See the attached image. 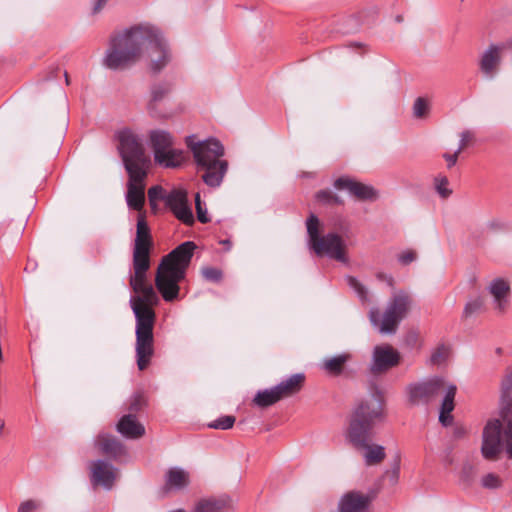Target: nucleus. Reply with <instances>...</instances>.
I'll list each match as a JSON object with an SVG mask.
<instances>
[{
  "label": "nucleus",
  "mask_w": 512,
  "mask_h": 512,
  "mask_svg": "<svg viewBox=\"0 0 512 512\" xmlns=\"http://www.w3.org/2000/svg\"><path fill=\"white\" fill-rule=\"evenodd\" d=\"M410 295L403 291H396L388 301L386 308L381 315L378 308H371L369 320L378 329L379 333L387 335L394 334L400 322L406 317L411 306Z\"/></svg>",
  "instance_id": "obj_6"
},
{
  "label": "nucleus",
  "mask_w": 512,
  "mask_h": 512,
  "mask_svg": "<svg viewBox=\"0 0 512 512\" xmlns=\"http://www.w3.org/2000/svg\"><path fill=\"white\" fill-rule=\"evenodd\" d=\"M486 291L492 297L494 310L498 314L507 311L510 303V285L503 278H494L486 286Z\"/></svg>",
  "instance_id": "obj_15"
},
{
  "label": "nucleus",
  "mask_w": 512,
  "mask_h": 512,
  "mask_svg": "<svg viewBox=\"0 0 512 512\" xmlns=\"http://www.w3.org/2000/svg\"><path fill=\"white\" fill-rule=\"evenodd\" d=\"M221 243H222V244H224V245H228V246H230V245H231L230 240H224V241H222Z\"/></svg>",
  "instance_id": "obj_59"
},
{
  "label": "nucleus",
  "mask_w": 512,
  "mask_h": 512,
  "mask_svg": "<svg viewBox=\"0 0 512 512\" xmlns=\"http://www.w3.org/2000/svg\"><path fill=\"white\" fill-rule=\"evenodd\" d=\"M288 395V379L282 380L278 385L259 390L254 398L253 404L259 408H267Z\"/></svg>",
  "instance_id": "obj_16"
},
{
  "label": "nucleus",
  "mask_w": 512,
  "mask_h": 512,
  "mask_svg": "<svg viewBox=\"0 0 512 512\" xmlns=\"http://www.w3.org/2000/svg\"><path fill=\"white\" fill-rule=\"evenodd\" d=\"M195 206L198 220L201 223H208L210 218L207 215V209L204 207L199 193L195 195Z\"/></svg>",
  "instance_id": "obj_45"
},
{
  "label": "nucleus",
  "mask_w": 512,
  "mask_h": 512,
  "mask_svg": "<svg viewBox=\"0 0 512 512\" xmlns=\"http://www.w3.org/2000/svg\"><path fill=\"white\" fill-rule=\"evenodd\" d=\"M148 49V70L157 75L171 62L172 51L161 29L149 23L112 35L102 62L111 70H125L138 63Z\"/></svg>",
  "instance_id": "obj_1"
},
{
  "label": "nucleus",
  "mask_w": 512,
  "mask_h": 512,
  "mask_svg": "<svg viewBox=\"0 0 512 512\" xmlns=\"http://www.w3.org/2000/svg\"><path fill=\"white\" fill-rule=\"evenodd\" d=\"M304 380L305 376L302 373H297L290 376V395L300 390Z\"/></svg>",
  "instance_id": "obj_49"
},
{
  "label": "nucleus",
  "mask_w": 512,
  "mask_h": 512,
  "mask_svg": "<svg viewBox=\"0 0 512 512\" xmlns=\"http://www.w3.org/2000/svg\"><path fill=\"white\" fill-rule=\"evenodd\" d=\"M309 248L319 257L327 256L343 264H348L345 240L336 232L321 235L319 219L311 214L306 221Z\"/></svg>",
  "instance_id": "obj_5"
},
{
  "label": "nucleus",
  "mask_w": 512,
  "mask_h": 512,
  "mask_svg": "<svg viewBox=\"0 0 512 512\" xmlns=\"http://www.w3.org/2000/svg\"><path fill=\"white\" fill-rule=\"evenodd\" d=\"M65 81H66L67 84L69 83V79H68L67 73H65Z\"/></svg>",
  "instance_id": "obj_60"
},
{
  "label": "nucleus",
  "mask_w": 512,
  "mask_h": 512,
  "mask_svg": "<svg viewBox=\"0 0 512 512\" xmlns=\"http://www.w3.org/2000/svg\"><path fill=\"white\" fill-rule=\"evenodd\" d=\"M456 391L457 387L454 384H450L446 389V394L444 395L441 403L439 422L445 427L450 426L453 421L451 412L454 409Z\"/></svg>",
  "instance_id": "obj_23"
},
{
  "label": "nucleus",
  "mask_w": 512,
  "mask_h": 512,
  "mask_svg": "<svg viewBox=\"0 0 512 512\" xmlns=\"http://www.w3.org/2000/svg\"><path fill=\"white\" fill-rule=\"evenodd\" d=\"M505 437H506V445L505 450L506 454L509 459L512 458V432L511 431H504Z\"/></svg>",
  "instance_id": "obj_52"
},
{
  "label": "nucleus",
  "mask_w": 512,
  "mask_h": 512,
  "mask_svg": "<svg viewBox=\"0 0 512 512\" xmlns=\"http://www.w3.org/2000/svg\"><path fill=\"white\" fill-rule=\"evenodd\" d=\"M4 428V421L0 419V435L2 434V430Z\"/></svg>",
  "instance_id": "obj_57"
},
{
  "label": "nucleus",
  "mask_w": 512,
  "mask_h": 512,
  "mask_svg": "<svg viewBox=\"0 0 512 512\" xmlns=\"http://www.w3.org/2000/svg\"><path fill=\"white\" fill-rule=\"evenodd\" d=\"M477 470L474 465L471 463H464L460 470L459 479L460 484L464 488H469L474 483L476 477Z\"/></svg>",
  "instance_id": "obj_34"
},
{
  "label": "nucleus",
  "mask_w": 512,
  "mask_h": 512,
  "mask_svg": "<svg viewBox=\"0 0 512 512\" xmlns=\"http://www.w3.org/2000/svg\"><path fill=\"white\" fill-rule=\"evenodd\" d=\"M189 475L188 473L179 467H173L168 470L165 478V489L170 490H181L188 485Z\"/></svg>",
  "instance_id": "obj_25"
},
{
  "label": "nucleus",
  "mask_w": 512,
  "mask_h": 512,
  "mask_svg": "<svg viewBox=\"0 0 512 512\" xmlns=\"http://www.w3.org/2000/svg\"><path fill=\"white\" fill-rule=\"evenodd\" d=\"M466 431L463 427H457L454 429L453 435L455 438H461L465 435Z\"/></svg>",
  "instance_id": "obj_55"
},
{
  "label": "nucleus",
  "mask_w": 512,
  "mask_h": 512,
  "mask_svg": "<svg viewBox=\"0 0 512 512\" xmlns=\"http://www.w3.org/2000/svg\"><path fill=\"white\" fill-rule=\"evenodd\" d=\"M148 285L149 284L146 283V274H140V276H137V274L134 273V275L130 277V286L136 293H139Z\"/></svg>",
  "instance_id": "obj_46"
},
{
  "label": "nucleus",
  "mask_w": 512,
  "mask_h": 512,
  "mask_svg": "<svg viewBox=\"0 0 512 512\" xmlns=\"http://www.w3.org/2000/svg\"><path fill=\"white\" fill-rule=\"evenodd\" d=\"M43 507V503L40 500L29 499L22 502L17 512H38Z\"/></svg>",
  "instance_id": "obj_44"
},
{
  "label": "nucleus",
  "mask_w": 512,
  "mask_h": 512,
  "mask_svg": "<svg viewBox=\"0 0 512 512\" xmlns=\"http://www.w3.org/2000/svg\"><path fill=\"white\" fill-rule=\"evenodd\" d=\"M347 285L355 292L362 303H369V293L367 288L355 277L346 276L345 277Z\"/></svg>",
  "instance_id": "obj_32"
},
{
  "label": "nucleus",
  "mask_w": 512,
  "mask_h": 512,
  "mask_svg": "<svg viewBox=\"0 0 512 512\" xmlns=\"http://www.w3.org/2000/svg\"><path fill=\"white\" fill-rule=\"evenodd\" d=\"M149 203H150V206H151L152 210L155 211L157 209V206H158L157 202H149Z\"/></svg>",
  "instance_id": "obj_56"
},
{
  "label": "nucleus",
  "mask_w": 512,
  "mask_h": 512,
  "mask_svg": "<svg viewBox=\"0 0 512 512\" xmlns=\"http://www.w3.org/2000/svg\"><path fill=\"white\" fill-rule=\"evenodd\" d=\"M197 248L192 241H186L173 249L159 264L155 285L163 299L172 302L178 298V283L184 279L186 269Z\"/></svg>",
  "instance_id": "obj_4"
},
{
  "label": "nucleus",
  "mask_w": 512,
  "mask_h": 512,
  "mask_svg": "<svg viewBox=\"0 0 512 512\" xmlns=\"http://www.w3.org/2000/svg\"><path fill=\"white\" fill-rule=\"evenodd\" d=\"M449 355V349L444 345L438 346L431 354L430 364L442 365L446 362Z\"/></svg>",
  "instance_id": "obj_41"
},
{
  "label": "nucleus",
  "mask_w": 512,
  "mask_h": 512,
  "mask_svg": "<svg viewBox=\"0 0 512 512\" xmlns=\"http://www.w3.org/2000/svg\"><path fill=\"white\" fill-rule=\"evenodd\" d=\"M165 203L174 212L187 203V193L183 190H172L166 196Z\"/></svg>",
  "instance_id": "obj_31"
},
{
  "label": "nucleus",
  "mask_w": 512,
  "mask_h": 512,
  "mask_svg": "<svg viewBox=\"0 0 512 512\" xmlns=\"http://www.w3.org/2000/svg\"><path fill=\"white\" fill-rule=\"evenodd\" d=\"M184 160L183 151L175 149L174 147L164 152H159V154L154 157L155 163L165 168H178L183 164Z\"/></svg>",
  "instance_id": "obj_26"
},
{
  "label": "nucleus",
  "mask_w": 512,
  "mask_h": 512,
  "mask_svg": "<svg viewBox=\"0 0 512 512\" xmlns=\"http://www.w3.org/2000/svg\"><path fill=\"white\" fill-rule=\"evenodd\" d=\"M119 151L126 171L128 168L134 171H148L150 159L145 154L140 138L129 129H124L117 134Z\"/></svg>",
  "instance_id": "obj_8"
},
{
  "label": "nucleus",
  "mask_w": 512,
  "mask_h": 512,
  "mask_svg": "<svg viewBox=\"0 0 512 512\" xmlns=\"http://www.w3.org/2000/svg\"><path fill=\"white\" fill-rule=\"evenodd\" d=\"M501 63V49L490 45L482 54L479 62L480 70L487 79H493Z\"/></svg>",
  "instance_id": "obj_18"
},
{
  "label": "nucleus",
  "mask_w": 512,
  "mask_h": 512,
  "mask_svg": "<svg viewBox=\"0 0 512 512\" xmlns=\"http://www.w3.org/2000/svg\"><path fill=\"white\" fill-rule=\"evenodd\" d=\"M117 431L126 438L137 439L144 435L145 428L134 415H124L117 423Z\"/></svg>",
  "instance_id": "obj_20"
},
{
  "label": "nucleus",
  "mask_w": 512,
  "mask_h": 512,
  "mask_svg": "<svg viewBox=\"0 0 512 512\" xmlns=\"http://www.w3.org/2000/svg\"><path fill=\"white\" fill-rule=\"evenodd\" d=\"M173 84L170 81L162 80L155 82L150 87V99L147 103V109L151 115L156 116L157 106L165 100L172 91Z\"/></svg>",
  "instance_id": "obj_19"
},
{
  "label": "nucleus",
  "mask_w": 512,
  "mask_h": 512,
  "mask_svg": "<svg viewBox=\"0 0 512 512\" xmlns=\"http://www.w3.org/2000/svg\"><path fill=\"white\" fill-rule=\"evenodd\" d=\"M500 401H512V371H508L501 380Z\"/></svg>",
  "instance_id": "obj_38"
},
{
  "label": "nucleus",
  "mask_w": 512,
  "mask_h": 512,
  "mask_svg": "<svg viewBox=\"0 0 512 512\" xmlns=\"http://www.w3.org/2000/svg\"><path fill=\"white\" fill-rule=\"evenodd\" d=\"M99 449L106 455L114 458L124 454V446L113 435L101 433L97 437Z\"/></svg>",
  "instance_id": "obj_24"
},
{
  "label": "nucleus",
  "mask_w": 512,
  "mask_h": 512,
  "mask_svg": "<svg viewBox=\"0 0 512 512\" xmlns=\"http://www.w3.org/2000/svg\"><path fill=\"white\" fill-rule=\"evenodd\" d=\"M459 153L460 152H458V149H457L454 154H447V153H445L443 155L444 159L448 163V167L449 168H451L452 166H454L456 164Z\"/></svg>",
  "instance_id": "obj_54"
},
{
  "label": "nucleus",
  "mask_w": 512,
  "mask_h": 512,
  "mask_svg": "<svg viewBox=\"0 0 512 512\" xmlns=\"http://www.w3.org/2000/svg\"><path fill=\"white\" fill-rule=\"evenodd\" d=\"M481 485L486 489H497L501 487L502 480L498 475L494 473H488L482 477Z\"/></svg>",
  "instance_id": "obj_42"
},
{
  "label": "nucleus",
  "mask_w": 512,
  "mask_h": 512,
  "mask_svg": "<svg viewBox=\"0 0 512 512\" xmlns=\"http://www.w3.org/2000/svg\"><path fill=\"white\" fill-rule=\"evenodd\" d=\"M108 0H95L92 5V14H98L105 7Z\"/></svg>",
  "instance_id": "obj_53"
},
{
  "label": "nucleus",
  "mask_w": 512,
  "mask_h": 512,
  "mask_svg": "<svg viewBox=\"0 0 512 512\" xmlns=\"http://www.w3.org/2000/svg\"><path fill=\"white\" fill-rule=\"evenodd\" d=\"M434 187L437 194L443 199H447L452 195V189L449 188V180L446 176H436L434 178Z\"/></svg>",
  "instance_id": "obj_36"
},
{
  "label": "nucleus",
  "mask_w": 512,
  "mask_h": 512,
  "mask_svg": "<svg viewBox=\"0 0 512 512\" xmlns=\"http://www.w3.org/2000/svg\"><path fill=\"white\" fill-rule=\"evenodd\" d=\"M449 385L441 377H432L411 383L406 388L408 401L415 406L429 405L436 401L441 393L446 394Z\"/></svg>",
  "instance_id": "obj_9"
},
{
  "label": "nucleus",
  "mask_w": 512,
  "mask_h": 512,
  "mask_svg": "<svg viewBox=\"0 0 512 512\" xmlns=\"http://www.w3.org/2000/svg\"><path fill=\"white\" fill-rule=\"evenodd\" d=\"M140 296L131 298L130 304L151 307L159 302V298L152 285H148L139 292Z\"/></svg>",
  "instance_id": "obj_30"
},
{
  "label": "nucleus",
  "mask_w": 512,
  "mask_h": 512,
  "mask_svg": "<svg viewBox=\"0 0 512 512\" xmlns=\"http://www.w3.org/2000/svg\"><path fill=\"white\" fill-rule=\"evenodd\" d=\"M150 249L143 247H134L133 248V268L134 273L137 276L140 274H146L150 267Z\"/></svg>",
  "instance_id": "obj_28"
},
{
  "label": "nucleus",
  "mask_w": 512,
  "mask_h": 512,
  "mask_svg": "<svg viewBox=\"0 0 512 512\" xmlns=\"http://www.w3.org/2000/svg\"><path fill=\"white\" fill-rule=\"evenodd\" d=\"M136 319V358L139 370H144L150 363L154 353L153 327L155 312L152 307L131 305Z\"/></svg>",
  "instance_id": "obj_7"
},
{
  "label": "nucleus",
  "mask_w": 512,
  "mask_h": 512,
  "mask_svg": "<svg viewBox=\"0 0 512 512\" xmlns=\"http://www.w3.org/2000/svg\"><path fill=\"white\" fill-rule=\"evenodd\" d=\"M399 362L400 354L391 345H377L373 349L369 369L372 374L379 375L395 367Z\"/></svg>",
  "instance_id": "obj_12"
},
{
  "label": "nucleus",
  "mask_w": 512,
  "mask_h": 512,
  "mask_svg": "<svg viewBox=\"0 0 512 512\" xmlns=\"http://www.w3.org/2000/svg\"><path fill=\"white\" fill-rule=\"evenodd\" d=\"M165 191L162 186L155 185L148 190L149 202H158L159 200H165Z\"/></svg>",
  "instance_id": "obj_48"
},
{
  "label": "nucleus",
  "mask_w": 512,
  "mask_h": 512,
  "mask_svg": "<svg viewBox=\"0 0 512 512\" xmlns=\"http://www.w3.org/2000/svg\"><path fill=\"white\" fill-rule=\"evenodd\" d=\"M416 258H417V254L413 250H407L398 255V261L402 265H408V264L412 263L413 261H415Z\"/></svg>",
  "instance_id": "obj_50"
},
{
  "label": "nucleus",
  "mask_w": 512,
  "mask_h": 512,
  "mask_svg": "<svg viewBox=\"0 0 512 512\" xmlns=\"http://www.w3.org/2000/svg\"><path fill=\"white\" fill-rule=\"evenodd\" d=\"M236 418L232 415H224L210 422L208 427L216 430H229L233 427Z\"/></svg>",
  "instance_id": "obj_37"
},
{
  "label": "nucleus",
  "mask_w": 512,
  "mask_h": 512,
  "mask_svg": "<svg viewBox=\"0 0 512 512\" xmlns=\"http://www.w3.org/2000/svg\"><path fill=\"white\" fill-rule=\"evenodd\" d=\"M316 199L323 204H337L342 205L343 200L334 194L331 190H320L316 194Z\"/></svg>",
  "instance_id": "obj_39"
},
{
  "label": "nucleus",
  "mask_w": 512,
  "mask_h": 512,
  "mask_svg": "<svg viewBox=\"0 0 512 512\" xmlns=\"http://www.w3.org/2000/svg\"><path fill=\"white\" fill-rule=\"evenodd\" d=\"M202 276L209 282L218 283L222 280L223 273L215 267H204L202 269Z\"/></svg>",
  "instance_id": "obj_43"
},
{
  "label": "nucleus",
  "mask_w": 512,
  "mask_h": 512,
  "mask_svg": "<svg viewBox=\"0 0 512 512\" xmlns=\"http://www.w3.org/2000/svg\"><path fill=\"white\" fill-rule=\"evenodd\" d=\"M485 309V300L481 295L471 296L464 306L462 318L468 319L477 316L484 312Z\"/></svg>",
  "instance_id": "obj_29"
},
{
  "label": "nucleus",
  "mask_w": 512,
  "mask_h": 512,
  "mask_svg": "<svg viewBox=\"0 0 512 512\" xmlns=\"http://www.w3.org/2000/svg\"><path fill=\"white\" fill-rule=\"evenodd\" d=\"M225 506L226 501L224 499H208L200 501L195 508V512H221Z\"/></svg>",
  "instance_id": "obj_33"
},
{
  "label": "nucleus",
  "mask_w": 512,
  "mask_h": 512,
  "mask_svg": "<svg viewBox=\"0 0 512 512\" xmlns=\"http://www.w3.org/2000/svg\"><path fill=\"white\" fill-rule=\"evenodd\" d=\"M334 187L338 190H347L352 196L361 201H376L379 197L378 191L371 185L364 184L342 176L334 181Z\"/></svg>",
  "instance_id": "obj_14"
},
{
  "label": "nucleus",
  "mask_w": 512,
  "mask_h": 512,
  "mask_svg": "<svg viewBox=\"0 0 512 512\" xmlns=\"http://www.w3.org/2000/svg\"><path fill=\"white\" fill-rule=\"evenodd\" d=\"M352 358L350 353H341L331 357H326L321 363V368L331 376H340L345 370L347 362Z\"/></svg>",
  "instance_id": "obj_22"
},
{
  "label": "nucleus",
  "mask_w": 512,
  "mask_h": 512,
  "mask_svg": "<svg viewBox=\"0 0 512 512\" xmlns=\"http://www.w3.org/2000/svg\"><path fill=\"white\" fill-rule=\"evenodd\" d=\"M502 423L499 419H490L482 433L481 453L487 460H495L502 450Z\"/></svg>",
  "instance_id": "obj_10"
},
{
  "label": "nucleus",
  "mask_w": 512,
  "mask_h": 512,
  "mask_svg": "<svg viewBox=\"0 0 512 512\" xmlns=\"http://www.w3.org/2000/svg\"><path fill=\"white\" fill-rule=\"evenodd\" d=\"M499 414L502 421L506 424L505 431L512 432V400L499 402Z\"/></svg>",
  "instance_id": "obj_35"
},
{
  "label": "nucleus",
  "mask_w": 512,
  "mask_h": 512,
  "mask_svg": "<svg viewBox=\"0 0 512 512\" xmlns=\"http://www.w3.org/2000/svg\"><path fill=\"white\" fill-rule=\"evenodd\" d=\"M472 138H473V133L471 131H469V130L463 131L461 133V139H460V144L458 147V152H461Z\"/></svg>",
  "instance_id": "obj_51"
},
{
  "label": "nucleus",
  "mask_w": 512,
  "mask_h": 512,
  "mask_svg": "<svg viewBox=\"0 0 512 512\" xmlns=\"http://www.w3.org/2000/svg\"><path fill=\"white\" fill-rule=\"evenodd\" d=\"M118 469L111 463L98 459L90 464V481L93 486L111 490L118 477Z\"/></svg>",
  "instance_id": "obj_13"
},
{
  "label": "nucleus",
  "mask_w": 512,
  "mask_h": 512,
  "mask_svg": "<svg viewBox=\"0 0 512 512\" xmlns=\"http://www.w3.org/2000/svg\"><path fill=\"white\" fill-rule=\"evenodd\" d=\"M371 498L369 495L358 491H350L344 494L339 503V512H367Z\"/></svg>",
  "instance_id": "obj_17"
},
{
  "label": "nucleus",
  "mask_w": 512,
  "mask_h": 512,
  "mask_svg": "<svg viewBox=\"0 0 512 512\" xmlns=\"http://www.w3.org/2000/svg\"><path fill=\"white\" fill-rule=\"evenodd\" d=\"M150 145L154 157L174 146V137L170 132L162 129L151 130L149 133Z\"/></svg>",
  "instance_id": "obj_21"
},
{
  "label": "nucleus",
  "mask_w": 512,
  "mask_h": 512,
  "mask_svg": "<svg viewBox=\"0 0 512 512\" xmlns=\"http://www.w3.org/2000/svg\"><path fill=\"white\" fill-rule=\"evenodd\" d=\"M428 103L423 98L419 97L415 100L413 105V114L416 118H422L427 114Z\"/></svg>",
  "instance_id": "obj_47"
},
{
  "label": "nucleus",
  "mask_w": 512,
  "mask_h": 512,
  "mask_svg": "<svg viewBox=\"0 0 512 512\" xmlns=\"http://www.w3.org/2000/svg\"><path fill=\"white\" fill-rule=\"evenodd\" d=\"M138 408H137V404L136 403H133L130 407V410L132 411H136Z\"/></svg>",
  "instance_id": "obj_58"
},
{
  "label": "nucleus",
  "mask_w": 512,
  "mask_h": 512,
  "mask_svg": "<svg viewBox=\"0 0 512 512\" xmlns=\"http://www.w3.org/2000/svg\"><path fill=\"white\" fill-rule=\"evenodd\" d=\"M127 192L125 195L127 206L141 212L145 204V180L148 171H134L128 168Z\"/></svg>",
  "instance_id": "obj_11"
},
{
  "label": "nucleus",
  "mask_w": 512,
  "mask_h": 512,
  "mask_svg": "<svg viewBox=\"0 0 512 512\" xmlns=\"http://www.w3.org/2000/svg\"><path fill=\"white\" fill-rule=\"evenodd\" d=\"M384 417V397L380 390L375 389L371 397L361 400L352 410L346 431L347 441L356 449H364L365 462L377 464L385 458L384 447L370 445L373 427Z\"/></svg>",
  "instance_id": "obj_2"
},
{
  "label": "nucleus",
  "mask_w": 512,
  "mask_h": 512,
  "mask_svg": "<svg viewBox=\"0 0 512 512\" xmlns=\"http://www.w3.org/2000/svg\"><path fill=\"white\" fill-rule=\"evenodd\" d=\"M152 246V237L150 228L147 224L145 216L143 214L138 215L136 224V237L134 240V247H146L150 249Z\"/></svg>",
  "instance_id": "obj_27"
},
{
  "label": "nucleus",
  "mask_w": 512,
  "mask_h": 512,
  "mask_svg": "<svg viewBox=\"0 0 512 512\" xmlns=\"http://www.w3.org/2000/svg\"><path fill=\"white\" fill-rule=\"evenodd\" d=\"M178 220L186 225H192L194 223V216L191 208L188 206V202L182 207L178 208L173 212Z\"/></svg>",
  "instance_id": "obj_40"
},
{
  "label": "nucleus",
  "mask_w": 512,
  "mask_h": 512,
  "mask_svg": "<svg viewBox=\"0 0 512 512\" xmlns=\"http://www.w3.org/2000/svg\"><path fill=\"white\" fill-rule=\"evenodd\" d=\"M185 142L203 182L211 188L219 187L228 171V162L222 159L224 147L221 142L215 138L197 141L195 135L187 136Z\"/></svg>",
  "instance_id": "obj_3"
}]
</instances>
